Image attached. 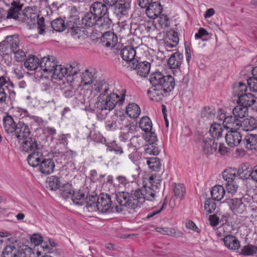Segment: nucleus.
<instances>
[{"instance_id":"obj_1","label":"nucleus","mask_w":257,"mask_h":257,"mask_svg":"<svg viewBox=\"0 0 257 257\" xmlns=\"http://www.w3.org/2000/svg\"><path fill=\"white\" fill-rule=\"evenodd\" d=\"M125 95L119 96L116 93L111 91L108 93L98 96L97 100L94 105L93 110L99 120L104 119L109 112L117 105H121L124 101Z\"/></svg>"},{"instance_id":"obj_2","label":"nucleus","mask_w":257,"mask_h":257,"mask_svg":"<svg viewBox=\"0 0 257 257\" xmlns=\"http://www.w3.org/2000/svg\"><path fill=\"white\" fill-rule=\"evenodd\" d=\"M149 180L151 184L150 186H145L135 190V197H137L139 207L146 200H154L161 186V180L157 179L156 176L152 175L150 177Z\"/></svg>"},{"instance_id":"obj_3","label":"nucleus","mask_w":257,"mask_h":257,"mask_svg":"<svg viewBox=\"0 0 257 257\" xmlns=\"http://www.w3.org/2000/svg\"><path fill=\"white\" fill-rule=\"evenodd\" d=\"M34 253L30 247L24 244L7 245L3 250L2 257H32Z\"/></svg>"},{"instance_id":"obj_4","label":"nucleus","mask_w":257,"mask_h":257,"mask_svg":"<svg viewBox=\"0 0 257 257\" xmlns=\"http://www.w3.org/2000/svg\"><path fill=\"white\" fill-rule=\"evenodd\" d=\"M117 202L121 206L127 209H135L139 207L137 197H135V190L130 189L119 192L115 195Z\"/></svg>"},{"instance_id":"obj_5","label":"nucleus","mask_w":257,"mask_h":257,"mask_svg":"<svg viewBox=\"0 0 257 257\" xmlns=\"http://www.w3.org/2000/svg\"><path fill=\"white\" fill-rule=\"evenodd\" d=\"M97 211L102 213H110L119 212L122 210L119 206L114 207L112 205L111 197L109 194L101 193L98 197L96 211Z\"/></svg>"},{"instance_id":"obj_6","label":"nucleus","mask_w":257,"mask_h":257,"mask_svg":"<svg viewBox=\"0 0 257 257\" xmlns=\"http://www.w3.org/2000/svg\"><path fill=\"white\" fill-rule=\"evenodd\" d=\"M150 81L155 87L161 86L166 89H174L175 85L173 77L170 75H164L160 72H155L150 76Z\"/></svg>"},{"instance_id":"obj_7","label":"nucleus","mask_w":257,"mask_h":257,"mask_svg":"<svg viewBox=\"0 0 257 257\" xmlns=\"http://www.w3.org/2000/svg\"><path fill=\"white\" fill-rule=\"evenodd\" d=\"M1 45L3 51L10 50L12 53L22 46L18 35L8 36L5 40L1 43Z\"/></svg>"},{"instance_id":"obj_8","label":"nucleus","mask_w":257,"mask_h":257,"mask_svg":"<svg viewBox=\"0 0 257 257\" xmlns=\"http://www.w3.org/2000/svg\"><path fill=\"white\" fill-rule=\"evenodd\" d=\"M112 87L104 80H96L91 85V92L95 95L99 94V96L105 95L112 91Z\"/></svg>"},{"instance_id":"obj_9","label":"nucleus","mask_w":257,"mask_h":257,"mask_svg":"<svg viewBox=\"0 0 257 257\" xmlns=\"http://www.w3.org/2000/svg\"><path fill=\"white\" fill-rule=\"evenodd\" d=\"M173 89H166L164 86H158L152 87L147 91V94L150 98L152 100L159 101L167 96V93L171 92Z\"/></svg>"},{"instance_id":"obj_10","label":"nucleus","mask_w":257,"mask_h":257,"mask_svg":"<svg viewBox=\"0 0 257 257\" xmlns=\"http://www.w3.org/2000/svg\"><path fill=\"white\" fill-rule=\"evenodd\" d=\"M199 143L202 152L208 156L213 154L217 150V143L212 138L203 136Z\"/></svg>"},{"instance_id":"obj_11","label":"nucleus","mask_w":257,"mask_h":257,"mask_svg":"<svg viewBox=\"0 0 257 257\" xmlns=\"http://www.w3.org/2000/svg\"><path fill=\"white\" fill-rule=\"evenodd\" d=\"M124 121H127L124 116L113 115L105 121V128L109 131L122 128V122Z\"/></svg>"},{"instance_id":"obj_12","label":"nucleus","mask_w":257,"mask_h":257,"mask_svg":"<svg viewBox=\"0 0 257 257\" xmlns=\"http://www.w3.org/2000/svg\"><path fill=\"white\" fill-rule=\"evenodd\" d=\"M226 202L235 214H241L246 211L245 205L241 198L228 199Z\"/></svg>"},{"instance_id":"obj_13","label":"nucleus","mask_w":257,"mask_h":257,"mask_svg":"<svg viewBox=\"0 0 257 257\" xmlns=\"http://www.w3.org/2000/svg\"><path fill=\"white\" fill-rule=\"evenodd\" d=\"M94 74L93 72L90 71L89 70L86 69L81 75V81L80 82H75V78L72 79V82L77 87L86 86L91 85L95 82Z\"/></svg>"},{"instance_id":"obj_14","label":"nucleus","mask_w":257,"mask_h":257,"mask_svg":"<svg viewBox=\"0 0 257 257\" xmlns=\"http://www.w3.org/2000/svg\"><path fill=\"white\" fill-rule=\"evenodd\" d=\"M39 10L37 7H27L22 13V21L29 23H35L39 17Z\"/></svg>"},{"instance_id":"obj_15","label":"nucleus","mask_w":257,"mask_h":257,"mask_svg":"<svg viewBox=\"0 0 257 257\" xmlns=\"http://www.w3.org/2000/svg\"><path fill=\"white\" fill-rule=\"evenodd\" d=\"M225 140L228 146L234 147L242 141V136L239 130L229 131L225 134Z\"/></svg>"},{"instance_id":"obj_16","label":"nucleus","mask_w":257,"mask_h":257,"mask_svg":"<svg viewBox=\"0 0 257 257\" xmlns=\"http://www.w3.org/2000/svg\"><path fill=\"white\" fill-rule=\"evenodd\" d=\"M130 68L136 70L140 76L146 77L150 72L151 64L147 61L139 62V60H137L135 63H132Z\"/></svg>"},{"instance_id":"obj_17","label":"nucleus","mask_w":257,"mask_h":257,"mask_svg":"<svg viewBox=\"0 0 257 257\" xmlns=\"http://www.w3.org/2000/svg\"><path fill=\"white\" fill-rule=\"evenodd\" d=\"M120 54L122 59L128 63V67H131L132 63H135L138 60V57L135 58L136 51L131 46H125L120 51Z\"/></svg>"},{"instance_id":"obj_18","label":"nucleus","mask_w":257,"mask_h":257,"mask_svg":"<svg viewBox=\"0 0 257 257\" xmlns=\"http://www.w3.org/2000/svg\"><path fill=\"white\" fill-rule=\"evenodd\" d=\"M90 11L97 18L108 15V6L103 2H95L90 7Z\"/></svg>"},{"instance_id":"obj_19","label":"nucleus","mask_w":257,"mask_h":257,"mask_svg":"<svg viewBox=\"0 0 257 257\" xmlns=\"http://www.w3.org/2000/svg\"><path fill=\"white\" fill-rule=\"evenodd\" d=\"M12 7L8 11L7 19H13L15 20H21L23 17L22 13H20L23 5L19 2L13 1L11 3Z\"/></svg>"},{"instance_id":"obj_20","label":"nucleus","mask_w":257,"mask_h":257,"mask_svg":"<svg viewBox=\"0 0 257 257\" xmlns=\"http://www.w3.org/2000/svg\"><path fill=\"white\" fill-rule=\"evenodd\" d=\"M132 0H118L114 9L117 15L124 16L127 14L131 8Z\"/></svg>"},{"instance_id":"obj_21","label":"nucleus","mask_w":257,"mask_h":257,"mask_svg":"<svg viewBox=\"0 0 257 257\" xmlns=\"http://www.w3.org/2000/svg\"><path fill=\"white\" fill-rule=\"evenodd\" d=\"M56 65L53 56L44 57L40 61L41 70L45 72H52Z\"/></svg>"},{"instance_id":"obj_22","label":"nucleus","mask_w":257,"mask_h":257,"mask_svg":"<svg viewBox=\"0 0 257 257\" xmlns=\"http://www.w3.org/2000/svg\"><path fill=\"white\" fill-rule=\"evenodd\" d=\"M101 41L104 46L113 48L117 44L118 39L113 32L108 31L104 33Z\"/></svg>"},{"instance_id":"obj_23","label":"nucleus","mask_w":257,"mask_h":257,"mask_svg":"<svg viewBox=\"0 0 257 257\" xmlns=\"http://www.w3.org/2000/svg\"><path fill=\"white\" fill-rule=\"evenodd\" d=\"M30 134V131L28 125L24 123L19 122L14 135L18 140H22L28 138Z\"/></svg>"},{"instance_id":"obj_24","label":"nucleus","mask_w":257,"mask_h":257,"mask_svg":"<svg viewBox=\"0 0 257 257\" xmlns=\"http://www.w3.org/2000/svg\"><path fill=\"white\" fill-rule=\"evenodd\" d=\"M237 103L247 108L257 103L256 98L251 93H248L240 96L236 100Z\"/></svg>"},{"instance_id":"obj_25","label":"nucleus","mask_w":257,"mask_h":257,"mask_svg":"<svg viewBox=\"0 0 257 257\" xmlns=\"http://www.w3.org/2000/svg\"><path fill=\"white\" fill-rule=\"evenodd\" d=\"M38 167L39 171L42 174H50L54 171L55 168L54 161L53 159L44 158Z\"/></svg>"},{"instance_id":"obj_26","label":"nucleus","mask_w":257,"mask_h":257,"mask_svg":"<svg viewBox=\"0 0 257 257\" xmlns=\"http://www.w3.org/2000/svg\"><path fill=\"white\" fill-rule=\"evenodd\" d=\"M162 7L161 5L158 3H153L149 5L147 7L146 13L148 17L152 19H155L158 18L161 14Z\"/></svg>"},{"instance_id":"obj_27","label":"nucleus","mask_w":257,"mask_h":257,"mask_svg":"<svg viewBox=\"0 0 257 257\" xmlns=\"http://www.w3.org/2000/svg\"><path fill=\"white\" fill-rule=\"evenodd\" d=\"M43 159V153L39 149L33 151L27 159L29 164L33 167H38Z\"/></svg>"},{"instance_id":"obj_28","label":"nucleus","mask_w":257,"mask_h":257,"mask_svg":"<svg viewBox=\"0 0 257 257\" xmlns=\"http://www.w3.org/2000/svg\"><path fill=\"white\" fill-rule=\"evenodd\" d=\"M21 148L25 152H30L39 149L37 141L35 139L28 137L22 143Z\"/></svg>"},{"instance_id":"obj_29","label":"nucleus","mask_w":257,"mask_h":257,"mask_svg":"<svg viewBox=\"0 0 257 257\" xmlns=\"http://www.w3.org/2000/svg\"><path fill=\"white\" fill-rule=\"evenodd\" d=\"M183 56L179 52L173 53L168 61V65L171 69L179 68L182 62Z\"/></svg>"},{"instance_id":"obj_30","label":"nucleus","mask_w":257,"mask_h":257,"mask_svg":"<svg viewBox=\"0 0 257 257\" xmlns=\"http://www.w3.org/2000/svg\"><path fill=\"white\" fill-rule=\"evenodd\" d=\"M240 120L233 115L227 116L224 127L232 130H239L240 128Z\"/></svg>"},{"instance_id":"obj_31","label":"nucleus","mask_w":257,"mask_h":257,"mask_svg":"<svg viewBox=\"0 0 257 257\" xmlns=\"http://www.w3.org/2000/svg\"><path fill=\"white\" fill-rule=\"evenodd\" d=\"M53 75L52 78L54 79L61 80L63 78L66 77V79L68 78L67 76V70L66 67L62 65H56L54 69L52 71Z\"/></svg>"},{"instance_id":"obj_32","label":"nucleus","mask_w":257,"mask_h":257,"mask_svg":"<svg viewBox=\"0 0 257 257\" xmlns=\"http://www.w3.org/2000/svg\"><path fill=\"white\" fill-rule=\"evenodd\" d=\"M223 241L225 246L230 249H237L240 245L237 238L232 235H224Z\"/></svg>"},{"instance_id":"obj_33","label":"nucleus","mask_w":257,"mask_h":257,"mask_svg":"<svg viewBox=\"0 0 257 257\" xmlns=\"http://www.w3.org/2000/svg\"><path fill=\"white\" fill-rule=\"evenodd\" d=\"M25 67L30 71L36 70L39 66L40 67L39 59L34 55H30L24 62Z\"/></svg>"},{"instance_id":"obj_34","label":"nucleus","mask_w":257,"mask_h":257,"mask_svg":"<svg viewBox=\"0 0 257 257\" xmlns=\"http://www.w3.org/2000/svg\"><path fill=\"white\" fill-rule=\"evenodd\" d=\"M245 131H252L257 128V119L253 117L240 120V128Z\"/></svg>"},{"instance_id":"obj_35","label":"nucleus","mask_w":257,"mask_h":257,"mask_svg":"<svg viewBox=\"0 0 257 257\" xmlns=\"http://www.w3.org/2000/svg\"><path fill=\"white\" fill-rule=\"evenodd\" d=\"M4 121V128L5 131L8 133H15L17 124L14 122L12 117L10 115L5 116L3 119Z\"/></svg>"},{"instance_id":"obj_36","label":"nucleus","mask_w":257,"mask_h":257,"mask_svg":"<svg viewBox=\"0 0 257 257\" xmlns=\"http://www.w3.org/2000/svg\"><path fill=\"white\" fill-rule=\"evenodd\" d=\"M243 142L247 149L255 150L257 148V135L247 134L245 136Z\"/></svg>"},{"instance_id":"obj_37","label":"nucleus","mask_w":257,"mask_h":257,"mask_svg":"<svg viewBox=\"0 0 257 257\" xmlns=\"http://www.w3.org/2000/svg\"><path fill=\"white\" fill-rule=\"evenodd\" d=\"M97 17L91 12L87 13L82 19V23L86 26L91 27L96 26Z\"/></svg>"},{"instance_id":"obj_38","label":"nucleus","mask_w":257,"mask_h":257,"mask_svg":"<svg viewBox=\"0 0 257 257\" xmlns=\"http://www.w3.org/2000/svg\"><path fill=\"white\" fill-rule=\"evenodd\" d=\"M108 15L97 18L96 26L100 30L108 29L112 24L111 20L108 17Z\"/></svg>"},{"instance_id":"obj_39","label":"nucleus","mask_w":257,"mask_h":257,"mask_svg":"<svg viewBox=\"0 0 257 257\" xmlns=\"http://www.w3.org/2000/svg\"><path fill=\"white\" fill-rule=\"evenodd\" d=\"M225 193L224 188L221 185H215L211 191V195L213 200L220 201L224 197Z\"/></svg>"},{"instance_id":"obj_40","label":"nucleus","mask_w":257,"mask_h":257,"mask_svg":"<svg viewBox=\"0 0 257 257\" xmlns=\"http://www.w3.org/2000/svg\"><path fill=\"white\" fill-rule=\"evenodd\" d=\"M237 173L235 168H228L223 172L222 177L226 183H232L237 177Z\"/></svg>"},{"instance_id":"obj_41","label":"nucleus","mask_w":257,"mask_h":257,"mask_svg":"<svg viewBox=\"0 0 257 257\" xmlns=\"http://www.w3.org/2000/svg\"><path fill=\"white\" fill-rule=\"evenodd\" d=\"M98 197L97 194L89 195L88 197H87V200L86 202L84 201V204L85 205L89 211H96Z\"/></svg>"},{"instance_id":"obj_42","label":"nucleus","mask_w":257,"mask_h":257,"mask_svg":"<svg viewBox=\"0 0 257 257\" xmlns=\"http://www.w3.org/2000/svg\"><path fill=\"white\" fill-rule=\"evenodd\" d=\"M126 113L130 117L135 119L140 115L141 109L138 104L130 103L126 107Z\"/></svg>"},{"instance_id":"obj_43","label":"nucleus","mask_w":257,"mask_h":257,"mask_svg":"<svg viewBox=\"0 0 257 257\" xmlns=\"http://www.w3.org/2000/svg\"><path fill=\"white\" fill-rule=\"evenodd\" d=\"M223 129L221 125L218 123H215L210 126L209 132L211 138L214 140L215 139H219L222 136Z\"/></svg>"},{"instance_id":"obj_44","label":"nucleus","mask_w":257,"mask_h":257,"mask_svg":"<svg viewBox=\"0 0 257 257\" xmlns=\"http://www.w3.org/2000/svg\"><path fill=\"white\" fill-rule=\"evenodd\" d=\"M145 143V139L140 136H134L131 139L127 146L129 148H133L137 150L144 146Z\"/></svg>"},{"instance_id":"obj_45","label":"nucleus","mask_w":257,"mask_h":257,"mask_svg":"<svg viewBox=\"0 0 257 257\" xmlns=\"http://www.w3.org/2000/svg\"><path fill=\"white\" fill-rule=\"evenodd\" d=\"M215 110L213 107L205 106L201 112V117L205 120H211L215 117Z\"/></svg>"},{"instance_id":"obj_46","label":"nucleus","mask_w":257,"mask_h":257,"mask_svg":"<svg viewBox=\"0 0 257 257\" xmlns=\"http://www.w3.org/2000/svg\"><path fill=\"white\" fill-rule=\"evenodd\" d=\"M71 197L74 203L80 206L84 205L85 195L82 191H73Z\"/></svg>"},{"instance_id":"obj_47","label":"nucleus","mask_w":257,"mask_h":257,"mask_svg":"<svg viewBox=\"0 0 257 257\" xmlns=\"http://www.w3.org/2000/svg\"><path fill=\"white\" fill-rule=\"evenodd\" d=\"M233 89L234 96L237 97V98L246 93L247 86L245 83L238 82L233 85Z\"/></svg>"},{"instance_id":"obj_48","label":"nucleus","mask_w":257,"mask_h":257,"mask_svg":"<svg viewBox=\"0 0 257 257\" xmlns=\"http://www.w3.org/2000/svg\"><path fill=\"white\" fill-rule=\"evenodd\" d=\"M71 155V152L67 151L66 152L55 151L53 154V159L57 164H62L63 161L67 159V157Z\"/></svg>"},{"instance_id":"obj_49","label":"nucleus","mask_w":257,"mask_h":257,"mask_svg":"<svg viewBox=\"0 0 257 257\" xmlns=\"http://www.w3.org/2000/svg\"><path fill=\"white\" fill-rule=\"evenodd\" d=\"M73 191L71 185L69 183L64 184L59 188L60 194L64 199L71 197Z\"/></svg>"},{"instance_id":"obj_50","label":"nucleus","mask_w":257,"mask_h":257,"mask_svg":"<svg viewBox=\"0 0 257 257\" xmlns=\"http://www.w3.org/2000/svg\"><path fill=\"white\" fill-rule=\"evenodd\" d=\"M68 81H70V83L68 82L67 83V85H65V86L63 88V93L64 95L66 97H72L75 93V90L74 89V87H77V86H75V85L72 82V79H70L69 78L67 79Z\"/></svg>"},{"instance_id":"obj_51","label":"nucleus","mask_w":257,"mask_h":257,"mask_svg":"<svg viewBox=\"0 0 257 257\" xmlns=\"http://www.w3.org/2000/svg\"><path fill=\"white\" fill-rule=\"evenodd\" d=\"M139 126L143 131L148 133L152 130V123L149 117L144 116L140 121Z\"/></svg>"},{"instance_id":"obj_52","label":"nucleus","mask_w":257,"mask_h":257,"mask_svg":"<svg viewBox=\"0 0 257 257\" xmlns=\"http://www.w3.org/2000/svg\"><path fill=\"white\" fill-rule=\"evenodd\" d=\"M116 179L119 183V185L124 187L125 190L133 189V186L136 185V183L134 181L128 180L125 177L123 176H118L116 177Z\"/></svg>"},{"instance_id":"obj_53","label":"nucleus","mask_w":257,"mask_h":257,"mask_svg":"<svg viewBox=\"0 0 257 257\" xmlns=\"http://www.w3.org/2000/svg\"><path fill=\"white\" fill-rule=\"evenodd\" d=\"M52 28L57 32H62L66 29V25L64 20L60 18H57L52 21Z\"/></svg>"},{"instance_id":"obj_54","label":"nucleus","mask_w":257,"mask_h":257,"mask_svg":"<svg viewBox=\"0 0 257 257\" xmlns=\"http://www.w3.org/2000/svg\"><path fill=\"white\" fill-rule=\"evenodd\" d=\"M79 67L80 65L76 62L68 64L67 66H66L67 70V76L69 79H70L71 76L73 77L72 79L74 78V77L80 71Z\"/></svg>"},{"instance_id":"obj_55","label":"nucleus","mask_w":257,"mask_h":257,"mask_svg":"<svg viewBox=\"0 0 257 257\" xmlns=\"http://www.w3.org/2000/svg\"><path fill=\"white\" fill-rule=\"evenodd\" d=\"M147 164L150 169L155 171H158L161 166L158 158L157 157L147 158Z\"/></svg>"},{"instance_id":"obj_56","label":"nucleus","mask_w":257,"mask_h":257,"mask_svg":"<svg viewBox=\"0 0 257 257\" xmlns=\"http://www.w3.org/2000/svg\"><path fill=\"white\" fill-rule=\"evenodd\" d=\"M174 193L176 198L182 200L184 198L186 189L183 184H174Z\"/></svg>"},{"instance_id":"obj_57","label":"nucleus","mask_w":257,"mask_h":257,"mask_svg":"<svg viewBox=\"0 0 257 257\" xmlns=\"http://www.w3.org/2000/svg\"><path fill=\"white\" fill-rule=\"evenodd\" d=\"M247 112V108L239 104L235 106L232 110L233 116H236L239 119L245 117Z\"/></svg>"},{"instance_id":"obj_58","label":"nucleus","mask_w":257,"mask_h":257,"mask_svg":"<svg viewBox=\"0 0 257 257\" xmlns=\"http://www.w3.org/2000/svg\"><path fill=\"white\" fill-rule=\"evenodd\" d=\"M166 198H165L164 201L163 203H160L157 207L153 208L152 210L150 211L147 215L146 218L149 219L153 217L155 215L160 213L161 211L164 210L167 204L166 202Z\"/></svg>"},{"instance_id":"obj_59","label":"nucleus","mask_w":257,"mask_h":257,"mask_svg":"<svg viewBox=\"0 0 257 257\" xmlns=\"http://www.w3.org/2000/svg\"><path fill=\"white\" fill-rule=\"evenodd\" d=\"M257 252V246L253 245L244 246L241 249V253L244 255H253Z\"/></svg>"},{"instance_id":"obj_60","label":"nucleus","mask_w":257,"mask_h":257,"mask_svg":"<svg viewBox=\"0 0 257 257\" xmlns=\"http://www.w3.org/2000/svg\"><path fill=\"white\" fill-rule=\"evenodd\" d=\"M48 185L52 190L59 189L61 187L60 179L57 176H51L49 179Z\"/></svg>"},{"instance_id":"obj_61","label":"nucleus","mask_w":257,"mask_h":257,"mask_svg":"<svg viewBox=\"0 0 257 257\" xmlns=\"http://www.w3.org/2000/svg\"><path fill=\"white\" fill-rule=\"evenodd\" d=\"M164 46L166 48V49L167 51H170V49L173 48L175 47L178 42H179V38H177L176 37L174 38V39L173 41H171L170 40V39H168L167 37H166L164 40Z\"/></svg>"},{"instance_id":"obj_62","label":"nucleus","mask_w":257,"mask_h":257,"mask_svg":"<svg viewBox=\"0 0 257 257\" xmlns=\"http://www.w3.org/2000/svg\"><path fill=\"white\" fill-rule=\"evenodd\" d=\"M120 129L126 131L132 136L139 130L137 123L134 124L133 123H129V124H126L124 125L122 124V128Z\"/></svg>"},{"instance_id":"obj_63","label":"nucleus","mask_w":257,"mask_h":257,"mask_svg":"<svg viewBox=\"0 0 257 257\" xmlns=\"http://www.w3.org/2000/svg\"><path fill=\"white\" fill-rule=\"evenodd\" d=\"M145 152L146 154L149 155H157L159 154L160 150L156 144L150 143L145 149Z\"/></svg>"},{"instance_id":"obj_64","label":"nucleus","mask_w":257,"mask_h":257,"mask_svg":"<svg viewBox=\"0 0 257 257\" xmlns=\"http://www.w3.org/2000/svg\"><path fill=\"white\" fill-rule=\"evenodd\" d=\"M158 20V24L160 27L162 29H166L169 25V18L167 15L164 14H160L159 16Z\"/></svg>"}]
</instances>
